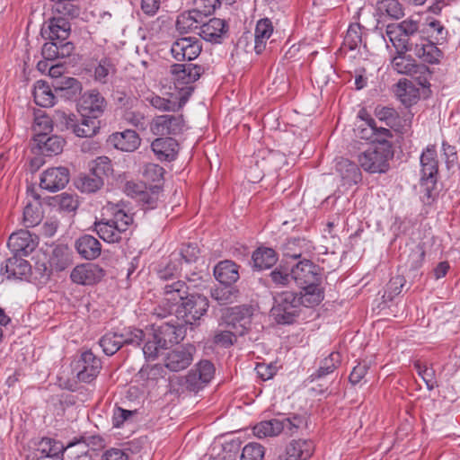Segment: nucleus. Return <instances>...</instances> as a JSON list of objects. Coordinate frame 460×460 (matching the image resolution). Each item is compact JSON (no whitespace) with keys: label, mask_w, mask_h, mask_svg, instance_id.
<instances>
[{"label":"nucleus","mask_w":460,"mask_h":460,"mask_svg":"<svg viewBox=\"0 0 460 460\" xmlns=\"http://www.w3.org/2000/svg\"><path fill=\"white\" fill-rule=\"evenodd\" d=\"M189 287L181 280L167 284L164 288V299L173 305L178 319H182L186 324L196 323L208 311V300L202 295L187 296Z\"/></svg>","instance_id":"obj_1"},{"label":"nucleus","mask_w":460,"mask_h":460,"mask_svg":"<svg viewBox=\"0 0 460 460\" xmlns=\"http://www.w3.org/2000/svg\"><path fill=\"white\" fill-rule=\"evenodd\" d=\"M394 156L390 142L375 143L357 155L359 166L370 173H382L389 169V160Z\"/></svg>","instance_id":"obj_2"},{"label":"nucleus","mask_w":460,"mask_h":460,"mask_svg":"<svg viewBox=\"0 0 460 460\" xmlns=\"http://www.w3.org/2000/svg\"><path fill=\"white\" fill-rule=\"evenodd\" d=\"M54 119L78 137H92L100 129V121L81 113L80 118L64 111H55Z\"/></svg>","instance_id":"obj_3"},{"label":"nucleus","mask_w":460,"mask_h":460,"mask_svg":"<svg viewBox=\"0 0 460 460\" xmlns=\"http://www.w3.org/2000/svg\"><path fill=\"white\" fill-rule=\"evenodd\" d=\"M419 23L411 19H406L398 23L388 24L386 35L396 49L397 53H406L412 49V39L417 35Z\"/></svg>","instance_id":"obj_4"},{"label":"nucleus","mask_w":460,"mask_h":460,"mask_svg":"<svg viewBox=\"0 0 460 460\" xmlns=\"http://www.w3.org/2000/svg\"><path fill=\"white\" fill-rule=\"evenodd\" d=\"M301 301L296 293L283 291L274 296V305L271 308V315L280 324L292 323L297 316Z\"/></svg>","instance_id":"obj_5"},{"label":"nucleus","mask_w":460,"mask_h":460,"mask_svg":"<svg viewBox=\"0 0 460 460\" xmlns=\"http://www.w3.org/2000/svg\"><path fill=\"white\" fill-rule=\"evenodd\" d=\"M391 66L398 74L412 76L423 87L429 84L430 77L429 67L416 64L415 60L410 56H405V53H397L391 61Z\"/></svg>","instance_id":"obj_6"},{"label":"nucleus","mask_w":460,"mask_h":460,"mask_svg":"<svg viewBox=\"0 0 460 460\" xmlns=\"http://www.w3.org/2000/svg\"><path fill=\"white\" fill-rule=\"evenodd\" d=\"M203 72L202 66L194 64L172 65L170 73L179 96H181L183 89L188 87L191 89L192 93L194 88L191 84L200 77Z\"/></svg>","instance_id":"obj_7"},{"label":"nucleus","mask_w":460,"mask_h":460,"mask_svg":"<svg viewBox=\"0 0 460 460\" xmlns=\"http://www.w3.org/2000/svg\"><path fill=\"white\" fill-rule=\"evenodd\" d=\"M74 371L79 382L91 384L102 369V361L91 350H85L75 361Z\"/></svg>","instance_id":"obj_8"},{"label":"nucleus","mask_w":460,"mask_h":460,"mask_svg":"<svg viewBox=\"0 0 460 460\" xmlns=\"http://www.w3.org/2000/svg\"><path fill=\"white\" fill-rule=\"evenodd\" d=\"M420 184L427 191L432 190L437 183L438 162L436 147L428 146L420 155Z\"/></svg>","instance_id":"obj_9"},{"label":"nucleus","mask_w":460,"mask_h":460,"mask_svg":"<svg viewBox=\"0 0 460 460\" xmlns=\"http://www.w3.org/2000/svg\"><path fill=\"white\" fill-rule=\"evenodd\" d=\"M252 310L246 306H234L225 310L223 320L227 328H232L239 336H243L251 328Z\"/></svg>","instance_id":"obj_10"},{"label":"nucleus","mask_w":460,"mask_h":460,"mask_svg":"<svg viewBox=\"0 0 460 460\" xmlns=\"http://www.w3.org/2000/svg\"><path fill=\"white\" fill-rule=\"evenodd\" d=\"M202 50L200 40L196 37H183L176 40L171 47V54L177 61H191Z\"/></svg>","instance_id":"obj_11"},{"label":"nucleus","mask_w":460,"mask_h":460,"mask_svg":"<svg viewBox=\"0 0 460 460\" xmlns=\"http://www.w3.org/2000/svg\"><path fill=\"white\" fill-rule=\"evenodd\" d=\"M215 374L214 365L208 360H201L186 376V387L188 390L197 392L202 389L213 378Z\"/></svg>","instance_id":"obj_12"},{"label":"nucleus","mask_w":460,"mask_h":460,"mask_svg":"<svg viewBox=\"0 0 460 460\" xmlns=\"http://www.w3.org/2000/svg\"><path fill=\"white\" fill-rule=\"evenodd\" d=\"M183 128L182 115L173 114L156 116L150 125L151 131L157 136L178 135L182 132Z\"/></svg>","instance_id":"obj_13"},{"label":"nucleus","mask_w":460,"mask_h":460,"mask_svg":"<svg viewBox=\"0 0 460 460\" xmlns=\"http://www.w3.org/2000/svg\"><path fill=\"white\" fill-rule=\"evenodd\" d=\"M291 270L293 280L299 287L321 283V270L309 260L300 261Z\"/></svg>","instance_id":"obj_14"},{"label":"nucleus","mask_w":460,"mask_h":460,"mask_svg":"<svg viewBox=\"0 0 460 460\" xmlns=\"http://www.w3.org/2000/svg\"><path fill=\"white\" fill-rule=\"evenodd\" d=\"M195 351L190 344L169 351L164 359L165 367L173 372L184 370L191 364Z\"/></svg>","instance_id":"obj_15"},{"label":"nucleus","mask_w":460,"mask_h":460,"mask_svg":"<svg viewBox=\"0 0 460 460\" xmlns=\"http://www.w3.org/2000/svg\"><path fill=\"white\" fill-rule=\"evenodd\" d=\"M69 181V171L66 167H52L45 170L40 176V187L49 192L58 191Z\"/></svg>","instance_id":"obj_16"},{"label":"nucleus","mask_w":460,"mask_h":460,"mask_svg":"<svg viewBox=\"0 0 460 460\" xmlns=\"http://www.w3.org/2000/svg\"><path fill=\"white\" fill-rule=\"evenodd\" d=\"M104 277V270L96 264L84 263L77 265L70 274L71 280L78 285H93Z\"/></svg>","instance_id":"obj_17"},{"label":"nucleus","mask_w":460,"mask_h":460,"mask_svg":"<svg viewBox=\"0 0 460 460\" xmlns=\"http://www.w3.org/2000/svg\"><path fill=\"white\" fill-rule=\"evenodd\" d=\"M78 106L81 113L97 119L104 112L106 101L98 91L92 90L82 95Z\"/></svg>","instance_id":"obj_18"},{"label":"nucleus","mask_w":460,"mask_h":460,"mask_svg":"<svg viewBox=\"0 0 460 460\" xmlns=\"http://www.w3.org/2000/svg\"><path fill=\"white\" fill-rule=\"evenodd\" d=\"M190 95L191 89L188 87L183 89L181 96H179L178 93H172L170 99H165L155 94H151L150 96L146 97V101L150 103L151 106L157 110L163 111H177L183 107Z\"/></svg>","instance_id":"obj_19"},{"label":"nucleus","mask_w":460,"mask_h":460,"mask_svg":"<svg viewBox=\"0 0 460 460\" xmlns=\"http://www.w3.org/2000/svg\"><path fill=\"white\" fill-rule=\"evenodd\" d=\"M314 450L313 441L306 439H294L286 447L284 455L277 460H307Z\"/></svg>","instance_id":"obj_20"},{"label":"nucleus","mask_w":460,"mask_h":460,"mask_svg":"<svg viewBox=\"0 0 460 460\" xmlns=\"http://www.w3.org/2000/svg\"><path fill=\"white\" fill-rule=\"evenodd\" d=\"M36 241L32 238L31 233L27 230H20L10 235L8 239V247L15 253L27 255L36 247Z\"/></svg>","instance_id":"obj_21"},{"label":"nucleus","mask_w":460,"mask_h":460,"mask_svg":"<svg viewBox=\"0 0 460 460\" xmlns=\"http://www.w3.org/2000/svg\"><path fill=\"white\" fill-rule=\"evenodd\" d=\"M140 137L134 130L127 129L110 136L109 142L117 149L123 152H133L140 145Z\"/></svg>","instance_id":"obj_22"},{"label":"nucleus","mask_w":460,"mask_h":460,"mask_svg":"<svg viewBox=\"0 0 460 460\" xmlns=\"http://www.w3.org/2000/svg\"><path fill=\"white\" fill-rule=\"evenodd\" d=\"M151 147L160 161H173L178 154V143L172 137H158L152 142Z\"/></svg>","instance_id":"obj_23"},{"label":"nucleus","mask_w":460,"mask_h":460,"mask_svg":"<svg viewBox=\"0 0 460 460\" xmlns=\"http://www.w3.org/2000/svg\"><path fill=\"white\" fill-rule=\"evenodd\" d=\"M226 22L219 18H211L208 22H203L199 27L200 37L210 42H220L222 37L226 33Z\"/></svg>","instance_id":"obj_24"},{"label":"nucleus","mask_w":460,"mask_h":460,"mask_svg":"<svg viewBox=\"0 0 460 460\" xmlns=\"http://www.w3.org/2000/svg\"><path fill=\"white\" fill-rule=\"evenodd\" d=\"M1 272L8 279H22L31 272L30 263L17 255L5 261L4 266H2Z\"/></svg>","instance_id":"obj_25"},{"label":"nucleus","mask_w":460,"mask_h":460,"mask_svg":"<svg viewBox=\"0 0 460 460\" xmlns=\"http://www.w3.org/2000/svg\"><path fill=\"white\" fill-rule=\"evenodd\" d=\"M37 460L61 459L65 447L58 440L43 438L36 444Z\"/></svg>","instance_id":"obj_26"},{"label":"nucleus","mask_w":460,"mask_h":460,"mask_svg":"<svg viewBox=\"0 0 460 460\" xmlns=\"http://www.w3.org/2000/svg\"><path fill=\"white\" fill-rule=\"evenodd\" d=\"M75 49L72 42L49 40L41 49V55L46 60H54L69 57Z\"/></svg>","instance_id":"obj_27"},{"label":"nucleus","mask_w":460,"mask_h":460,"mask_svg":"<svg viewBox=\"0 0 460 460\" xmlns=\"http://www.w3.org/2000/svg\"><path fill=\"white\" fill-rule=\"evenodd\" d=\"M75 249L84 259L94 260L101 254L102 244L95 237L84 234L76 240Z\"/></svg>","instance_id":"obj_28"},{"label":"nucleus","mask_w":460,"mask_h":460,"mask_svg":"<svg viewBox=\"0 0 460 460\" xmlns=\"http://www.w3.org/2000/svg\"><path fill=\"white\" fill-rule=\"evenodd\" d=\"M154 331L165 347L168 344L178 343L182 341L186 332L183 326L180 324L175 325L171 323H162Z\"/></svg>","instance_id":"obj_29"},{"label":"nucleus","mask_w":460,"mask_h":460,"mask_svg":"<svg viewBox=\"0 0 460 460\" xmlns=\"http://www.w3.org/2000/svg\"><path fill=\"white\" fill-rule=\"evenodd\" d=\"M34 141L40 153L46 156H52L62 152L65 140L58 136L48 137L46 134H39L34 137Z\"/></svg>","instance_id":"obj_30"},{"label":"nucleus","mask_w":460,"mask_h":460,"mask_svg":"<svg viewBox=\"0 0 460 460\" xmlns=\"http://www.w3.org/2000/svg\"><path fill=\"white\" fill-rule=\"evenodd\" d=\"M71 32L70 22L64 17H53L49 22L48 34L49 40L67 42L66 40Z\"/></svg>","instance_id":"obj_31"},{"label":"nucleus","mask_w":460,"mask_h":460,"mask_svg":"<svg viewBox=\"0 0 460 460\" xmlns=\"http://www.w3.org/2000/svg\"><path fill=\"white\" fill-rule=\"evenodd\" d=\"M214 276L223 285H232L239 279L238 266L232 261H222L214 268Z\"/></svg>","instance_id":"obj_32"},{"label":"nucleus","mask_w":460,"mask_h":460,"mask_svg":"<svg viewBox=\"0 0 460 460\" xmlns=\"http://www.w3.org/2000/svg\"><path fill=\"white\" fill-rule=\"evenodd\" d=\"M413 53L424 62L435 64L439 61L441 51L432 42L426 39H420V42H415L412 46Z\"/></svg>","instance_id":"obj_33"},{"label":"nucleus","mask_w":460,"mask_h":460,"mask_svg":"<svg viewBox=\"0 0 460 460\" xmlns=\"http://www.w3.org/2000/svg\"><path fill=\"white\" fill-rule=\"evenodd\" d=\"M205 15L200 9L195 8L181 13L176 20V28L180 32H188L203 23Z\"/></svg>","instance_id":"obj_34"},{"label":"nucleus","mask_w":460,"mask_h":460,"mask_svg":"<svg viewBox=\"0 0 460 460\" xmlns=\"http://www.w3.org/2000/svg\"><path fill=\"white\" fill-rule=\"evenodd\" d=\"M273 33V25L270 19L264 18L257 22L254 31V50L257 54L264 51L267 41Z\"/></svg>","instance_id":"obj_35"},{"label":"nucleus","mask_w":460,"mask_h":460,"mask_svg":"<svg viewBox=\"0 0 460 460\" xmlns=\"http://www.w3.org/2000/svg\"><path fill=\"white\" fill-rule=\"evenodd\" d=\"M336 171L344 183L347 184L357 183L361 179V172L358 164L346 158H341L337 162Z\"/></svg>","instance_id":"obj_36"},{"label":"nucleus","mask_w":460,"mask_h":460,"mask_svg":"<svg viewBox=\"0 0 460 460\" xmlns=\"http://www.w3.org/2000/svg\"><path fill=\"white\" fill-rule=\"evenodd\" d=\"M302 291L298 296L301 305L313 307L319 305L324 297L323 289L320 288V284H310L301 286Z\"/></svg>","instance_id":"obj_37"},{"label":"nucleus","mask_w":460,"mask_h":460,"mask_svg":"<svg viewBox=\"0 0 460 460\" xmlns=\"http://www.w3.org/2000/svg\"><path fill=\"white\" fill-rule=\"evenodd\" d=\"M57 93L66 99H74L80 94L82 86L80 82L74 77H61L54 84Z\"/></svg>","instance_id":"obj_38"},{"label":"nucleus","mask_w":460,"mask_h":460,"mask_svg":"<svg viewBox=\"0 0 460 460\" xmlns=\"http://www.w3.org/2000/svg\"><path fill=\"white\" fill-rule=\"evenodd\" d=\"M94 229L99 237L107 243H119L122 239L123 233L110 219L96 222Z\"/></svg>","instance_id":"obj_39"},{"label":"nucleus","mask_w":460,"mask_h":460,"mask_svg":"<svg viewBox=\"0 0 460 460\" xmlns=\"http://www.w3.org/2000/svg\"><path fill=\"white\" fill-rule=\"evenodd\" d=\"M253 434L259 438L276 437L283 431L280 419L261 421L253 427Z\"/></svg>","instance_id":"obj_40"},{"label":"nucleus","mask_w":460,"mask_h":460,"mask_svg":"<svg viewBox=\"0 0 460 460\" xmlns=\"http://www.w3.org/2000/svg\"><path fill=\"white\" fill-rule=\"evenodd\" d=\"M33 97L35 103L41 107H51L55 103V95L49 84L44 81H38L36 83Z\"/></svg>","instance_id":"obj_41"},{"label":"nucleus","mask_w":460,"mask_h":460,"mask_svg":"<svg viewBox=\"0 0 460 460\" xmlns=\"http://www.w3.org/2000/svg\"><path fill=\"white\" fill-rule=\"evenodd\" d=\"M376 11L379 17L400 19L403 16V10L398 0H379Z\"/></svg>","instance_id":"obj_42"},{"label":"nucleus","mask_w":460,"mask_h":460,"mask_svg":"<svg viewBox=\"0 0 460 460\" xmlns=\"http://www.w3.org/2000/svg\"><path fill=\"white\" fill-rule=\"evenodd\" d=\"M278 261L276 252L271 248H259L252 254L254 267L259 270L269 269Z\"/></svg>","instance_id":"obj_43"},{"label":"nucleus","mask_w":460,"mask_h":460,"mask_svg":"<svg viewBox=\"0 0 460 460\" xmlns=\"http://www.w3.org/2000/svg\"><path fill=\"white\" fill-rule=\"evenodd\" d=\"M65 454L69 460H82L84 456H93L89 453V444H86L85 438L70 442L66 447H65L63 456Z\"/></svg>","instance_id":"obj_44"},{"label":"nucleus","mask_w":460,"mask_h":460,"mask_svg":"<svg viewBox=\"0 0 460 460\" xmlns=\"http://www.w3.org/2000/svg\"><path fill=\"white\" fill-rule=\"evenodd\" d=\"M238 294V290L232 285H224L217 287L210 291L211 297L219 305H227L234 302Z\"/></svg>","instance_id":"obj_45"},{"label":"nucleus","mask_w":460,"mask_h":460,"mask_svg":"<svg viewBox=\"0 0 460 460\" xmlns=\"http://www.w3.org/2000/svg\"><path fill=\"white\" fill-rule=\"evenodd\" d=\"M145 338H146V341L143 347V353L146 358L154 360L157 358L160 349L166 347L154 330L152 332L146 333Z\"/></svg>","instance_id":"obj_46"},{"label":"nucleus","mask_w":460,"mask_h":460,"mask_svg":"<svg viewBox=\"0 0 460 460\" xmlns=\"http://www.w3.org/2000/svg\"><path fill=\"white\" fill-rule=\"evenodd\" d=\"M121 341V335L119 333L108 332L102 337L99 344L106 355L111 356L122 347Z\"/></svg>","instance_id":"obj_47"},{"label":"nucleus","mask_w":460,"mask_h":460,"mask_svg":"<svg viewBox=\"0 0 460 460\" xmlns=\"http://www.w3.org/2000/svg\"><path fill=\"white\" fill-rule=\"evenodd\" d=\"M341 354L337 351L332 352L327 358L322 360L319 368L314 374V376L321 378L332 373L341 364Z\"/></svg>","instance_id":"obj_48"},{"label":"nucleus","mask_w":460,"mask_h":460,"mask_svg":"<svg viewBox=\"0 0 460 460\" xmlns=\"http://www.w3.org/2000/svg\"><path fill=\"white\" fill-rule=\"evenodd\" d=\"M103 185V180L101 177L93 174L80 177L76 181V187L82 192L92 193L100 190Z\"/></svg>","instance_id":"obj_49"},{"label":"nucleus","mask_w":460,"mask_h":460,"mask_svg":"<svg viewBox=\"0 0 460 460\" xmlns=\"http://www.w3.org/2000/svg\"><path fill=\"white\" fill-rule=\"evenodd\" d=\"M362 43V28L359 23L349 25L344 37L343 45L349 50H354Z\"/></svg>","instance_id":"obj_50"},{"label":"nucleus","mask_w":460,"mask_h":460,"mask_svg":"<svg viewBox=\"0 0 460 460\" xmlns=\"http://www.w3.org/2000/svg\"><path fill=\"white\" fill-rule=\"evenodd\" d=\"M116 67L113 61L109 58H102L95 68L94 77L95 80L102 84L108 82L109 76L114 75Z\"/></svg>","instance_id":"obj_51"},{"label":"nucleus","mask_w":460,"mask_h":460,"mask_svg":"<svg viewBox=\"0 0 460 460\" xmlns=\"http://www.w3.org/2000/svg\"><path fill=\"white\" fill-rule=\"evenodd\" d=\"M160 190L157 187H150L147 188L146 186L145 190H142L141 194H139L137 200L142 203L145 209H152L155 208L157 205L159 199Z\"/></svg>","instance_id":"obj_52"},{"label":"nucleus","mask_w":460,"mask_h":460,"mask_svg":"<svg viewBox=\"0 0 460 460\" xmlns=\"http://www.w3.org/2000/svg\"><path fill=\"white\" fill-rule=\"evenodd\" d=\"M305 245V240L300 238H293L287 241L283 245V254L286 257L298 259L303 254V247Z\"/></svg>","instance_id":"obj_53"},{"label":"nucleus","mask_w":460,"mask_h":460,"mask_svg":"<svg viewBox=\"0 0 460 460\" xmlns=\"http://www.w3.org/2000/svg\"><path fill=\"white\" fill-rule=\"evenodd\" d=\"M53 10L57 13L61 14L64 18H75L77 17L80 13L78 6L74 4L72 0L55 1L53 4Z\"/></svg>","instance_id":"obj_54"},{"label":"nucleus","mask_w":460,"mask_h":460,"mask_svg":"<svg viewBox=\"0 0 460 460\" xmlns=\"http://www.w3.org/2000/svg\"><path fill=\"white\" fill-rule=\"evenodd\" d=\"M41 220L40 207L39 204L28 203L23 209V222L26 227H32L40 224Z\"/></svg>","instance_id":"obj_55"},{"label":"nucleus","mask_w":460,"mask_h":460,"mask_svg":"<svg viewBox=\"0 0 460 460\" xmlns=\"http://www.w3.org/2000/svg\"><path fill=\"white\" fill-rule=\"evenodd\" d=\"M91 171L93 174L101 177L109 176L112 174L113 168L111 161L107 156H99L93 162Z\"/></svg>","instance_id":"obj_56"},{"label":"nucleus","mask_w":460,"mask_h":460,"mask_svg":"<svg viewBox=\"0 0 460 460\" xmlns=\"http://www.w3.org/2000/svg\"><path fill=\"white\" fill-rule=\"evenodd\" d=\"M110 220H111L112 224H114L120 232L125 234L129 226L133 223V217L124 209L117 208L114 210L113 217Z\"/></svg>","instance_id":"obj_57"},{"label":"nucleus","mask_w":460,"mask_h":460,"mask_svg":"<svg viewBox=\"0 0 460 460\" xmlns=\"http://www.w3.org/2000/svg\"><path fill=\"white\" fill-rule=\"evenodd\" d=\"M272 283L277 287H284L293 280L292 270L279 266L270 274Z\"/></svg>","instance_id":"obj_58"},{"label":"nucleus","mask_w":460,"mask_h":460,"mask_svg":"<svg viewBox=\"0 0 460 460\" xmlns=\"http://www.w3.org/2000/svg\"><path fill=\"white\" fill-rule=\"evenodd\" d=\"M356 136L361 139L371 140L374 143V137L376 134V123L375 119L368 118L364 123L358 125L355 129Z\"/></svg>","instance_id":"obj_59"},{"label":"nucleus","mask_w":460,"mask_h":460,"mask_svg":"<svg viewBox=\"0 0 460 460\" xmlns=\"http://www.w3.org/2000/svg\"><path fill=\"white\" fill-rule=\"evenodd\" d=\"M237 336L239 335L232 328H227V330L216 332L213 341L217 345L228 348L234 344Z\"/></svg>","instance_id":"obj_60"},{"label":"nucleus","mask_w":460,"mask_h":460,"mask_svg":"<svg viewBox=\"0 0 460 460\" xmlns=\"http://www.w3.org/2000/svg\"><path fill=\"white\" fill-rule=\"evenodd\" d=\"M280 424L283 426V431L288 435H293L305 424V418L300 415H293L289 418L280 419Z\"/></svg>","instance_id":"obj_61"},{"label":"nucleus","mask_w":460,"mask_h":460,"mask_svg":"<svg viewBox=\"0 0 460 460\" xmlns=\"http://www.w3.org/2000/svg\"><path fill=\"white\" fill-rule=\"evenodd\" d=\"M264 454V447L261 445L249 443L243 448L241 460H262Z\"/></svg>","instance_id":"obj_62"},{"label":"nucleus","mask_w":460,"mask_h":460,"mask_svg":"<svg viewBox=\"0 0 460 460\" xmlns=\"http://www.w3.org/2000/svg\"><path fill=\"white\" fill-rule=\"evenodd\" d=\"M376 116L381 121H384L386 126L394 128L397 126L398 113L397 111L389 107H382L376 110Z\"/></svg>","instance_id":"obj_63"},{"label":"nucleus","mask_w":460,"mask_h":460,"mask_svg":"<svg viewBox=\"0 0 460 460\" xmlns=\"http://www.w3.org/2000/svg\"><path fill=\"white\" fill-rule=\"evenodd\" d=\"M49 265L56 271L64 270L69 265L67 254L61 249H54L49 259Z\"/></svg>","instance_id":"obj_64"}]
</instances>
